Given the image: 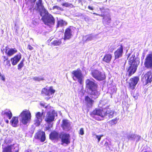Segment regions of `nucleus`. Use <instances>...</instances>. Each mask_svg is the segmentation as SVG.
Here are the masks:
<instances>
[{"label":"nucleus","mask_w":152,"mask_h":152,"mask_svg":"<svg viewBox=\"0 0 152 152\" xmlns=\"http://www.w3.org/2000/svg\"><path fill=\"white\" fill-rule=\"evenodd\" d=\"M97 120H99V119H97Z\"/></svg>","instance_id":"60"},{"label":"nucleus","mask_w":152,"mask_h":152,"mask_svg":"<svg viewBox=\"0 0 152 152\" xmlns=\"http://www.w3.org/2000/svg\"><path fill=\"white\" fill-rule=\"evenodd\" d=\"M93 14H95V15H98V14H96V13H94Z\"/></svg>","instance_id":"56"},{"label":"nucleus","mask_w":152,"mask_h":152,"mask_svg":"<svg viewBox=\"0 0 152 152\" xmlns=\"http://www.w3.org/2000/svg\"><path fill=\"white\" fill-rule=\"evenodd\" d=\"M5 143L6 144L10 143L12 142L11 138L8 137L5 139L4 140Z\"/></svg>","instance_id":"37"},{"label":"nucleus","mask_w":152,"mask_h":152,"mask_svg":"<svg viewBox=\"0 0 152 152\" xmlns=\"http://www.w3.org/2000/svg\"><path fill=\"white\" fill-rule=\"evenodd\" d=\"M127 69V72L128 73V76L130 77L134 74L136 72L138 65H131Z\"/></svg>","instance_id":"15"},{"label":"nucleus","mask_w":152,"mask_h":152,"mask_svg":"<svg viewBox=\"0 0 152 152\" xmlns=\"http://www.w3.org/2000/svg\"><path fill=\"white\" fill-rule=\"evenodd\" d=\"M24 60V58H23L18 65V70H20L21 68L24 66L23 62Z\"/></svg>","instance_id":"33"},{"label":"nucleus","mask_w":152,"mask_h":152,"mask_svg":"<svg viewBox=\"0 0 152 152\" xmlns=\"http://www.w3.org/2000/svg\"><path fill=\"white\" fill-rule=\"evenodd\" d=\"M86 87L90 90L92 94L96 95L99 94L97 90L98 85L95 81L93 78L87 79L85 81Z\"/></svg>","instance_id":"1"},{"label":"nucleus","mask_w":152,"mask_h":152,"mask_svg":"<svg viewBox=\"0 0 152 152\" xmlns=\"http://www.w3.org/2000/svg\"><path fill=\"white\" fill-rule=\"evenodd\" d=\"M112 58V54L110 53L105 54L102 58V61L107 64H110Z\"/></svg>","instance_id":"19"},{"label":"nucleus","mask_w":152,"mask_h":152,"mask_svg":"<svg viewBox=\"0 0 152 152\" xmlns=\"http://www.w3.org/2000/svg\"><path fill=\"white\" fill-rule=\"evenodd\" d=\"M139 80V78L138 76H134L131 78L129 83V89L132 90L134 89Z\"/></svg>","instance_id":"9"},{"label":"nucleus","mask_w":152,"mask_h":152,"mask_svg":"<svg viewBox=\"0 0 152 152\" xmlns=\"http://www.w3.org/2000/svg\"><path fill=\"white\" fill-rule=\"evenodd\" d=\"M3 113L4 115L7 116L9 119H11L12 117V114L9 110H5L3 112Z\"/></svg>","instance_id":"29"},{"label":"nucleus","mask_w":152,"mask_h":152,"mask_svg":"<svg viewBox=\"0 0 152 152\" xmlns=\"http://www.w3.org/2000/svg\"><path fill=\"white\" fill-rule=\"evenodd\" d=\"M41 20L45 24L49 26L54 25L55 23V20L54 17L48 12L42 17Z\"/></svg>","instance_id":"3"},{"label":"nucleus","mask_w":152,"mask_h":152,"mask_svg":"<svg viewBox=\"0 0 152 152\" xmlns=\"http://www.w3.org/2000/svg\"><path fill=\"white\" fill-rule=\"evenodd\" d=\"M60 134L55 131L51 132L49 135L50 139L51 140L58 139L59 137Z\"/></svg>","instance_id":"25"},{"label":"nucleus","mask_w":152,"mask_h":152,"mask_svg":"<svg viewBox=\"0 0 152 152\" xmlns=\"http://www.w3.org/2000/svg\"><path fill=\"white\" fill-rule=\"evenodd\" d=\"M103 136V135H96V138L98 140V142H99L100 140L101 137Z\"/></svg>","instance_id":"43"},{"label":"nucleus","mask_w":152,"mask_h":152,"mask_svg":"<svg viewBox=\"0 0 152 152\" xmlns=\"http://www.w3.org/2000/svg\"><path fill=\"white\" fill-rule=\"evenodd\" d=\"M104 110L100 109H96L91 113V115L92 117L97 115L103 118H104Z\"/></svg>","instance_id":"18"},{"label":"nucleus","mask_w":152,"mask_h":152,"mask_svg":"<svg viewBox=\"0 0 152 152\" xmlns=\"http://www.w3.org/2000/svg\"><path fill=\"white\" fill-rule=\"evenodd\" d=\"M114 111L110 110H107L106 111H104V118H112L113 116Z\"/></svg>","instance_id":"21"},{"label":"nucleus","mask_w":152,"mask_h":152,"mask_svg":"<svg viewBox=\"0 0 152 152\" xmlns=\"http://www.w3.org/2000/svg\"><path fill=\"white\" fill-rule=\"evenodd\" d=\"M1 79L3 80L4 81L5 80V78L4 76H2L1 75V76H0Z\"/></svg>","instance_id":"47"},{"label":"nucleus","mask_w":152,"mask_h":152,"mask_svg":"<svg viewBox=\"0 0 152 152\" xmlns=\"http://www.w3.org/2000/svg\"><path fill=\"white\" fill-rule=\"evenodd\" d=\"M79 134L81 135H83L84 134V133L83 128H81L80 129V130Z\"/></svg>","instance_id":"44"},{"label":"nucleus","mask_w":152,"mask_h":152,"mask_svg":"<svg viewBox=\"0 0 152 152\" xmlns=\"http://www.w3.org/2000/svg\"><path fill=\"white\" fill-rule=\"evenodd\" d=\"M50 128V127H49V126H48L46 128V129L47 130H49Z\"/></svg>","instance_id":"53"},{"label":"nucleus","mask_w":152,"mask_h":152,"mask_svg":"<svg viewBox=\"0 0 152 152\" xmlns=\"http://www.w3.org/2000/svg\"><path fill=\"white\" fill-rule=\"evenodd\" d=\"M111 98H112V96H111Z\"/></svg>","instance_id":"61"},{"label":"nucleus","mask_w":152,"mask_h":152,"mask_svg":"<svg viewBox=\"0 0 152 152\" xmlns=\"http://www.w3.org/2000/svg\"><path fill=\"white\" fill-rule=\"evenodd\" d=\"M142 81L144 85L150 83L152 82V72L151 71L147 72L142 77Z\"/></svg>","instance_id":"6"},{"label":"nucleus","mask_w":152,"mask_h":152,"mask_svg":"<svg viewBox=\"0 0 152 152\" xmlns=\"http://www.w3.org/2000/svg\"><path fill=\"white\" fill-rule=\"evenodd\" d=\"M4 62L6 61V64H4L5 67L7 66L8 67L10 66L11 64L10 63V61L9 60L8 56H2Z\"/></svg>","instance_id":"26"},{"label":"nucleus","mask_w":152,"mask_h":152,"mask_svg":"<svg viewBox=\"0 0 152 152\" xmlns=\"http://www.w3.org/2000/svg\"><path fill=\"white\" fill-rule=\"evenodd\" d=\"M59 137L61 139L63 143L67 144L70 143V136L69 134L62 132L60 134Z\"/></svg>","instance_id":"13"},{"label":"nucleus","mask_w":152,"mask_h":152,"mask_svg":"<svg viewBox=\"0 0 152 152\" xmlns=\"http://www.w3.org/2000/svg\"><path fill=\"white\" fill-rule=\"evenodd\" d=\"M42 94L44 95H49L48 90L45 88H43L42 91Z\"/></svg>","instance_id":"34"},{"label":"nucleus","mask_w":152,"mask_h":152,"mask_svg":"<svg viewBox=\"0 0 152 152\" xmlns=\"http://www.w3.org/2000/svg\"><path fill=\"white\" fill-rule=\"evenodd\" d=\"M67 24V23L66 21L62 19H60L57 21L56 27H62L66 26Z\"/></svg>","instance_id":"28"},{"label":"nucleus","mask_w":152,"mask_h":152,"mask_svg":"<svg viewBox=\"0 0 152 152\" xmlns=\"http://www.w3.org/2000/svg\"><path fill=\"white\" fill-rule=\"evenodd\" d=\"M3 152H12V146L8 145L3 148Z\"/></svg>","instance_id":"32"},{"label":"nucleus","mask_w":152,"mask_h":152,"mask_svg":"<svg viewBox=\"0 0 152 152\" xmlns=\"http://www.w3.org/2000/svg\"><path fill=\"white\" fill-rule=\"evenodd\" d=\"M33 79L35 81H39L40 80H44V78L43 77L40 78L38 77H35L33 78Z\"/></svg>","instance_id":"39"},{"label":"nucleus","mask_w":152,"mask_h":152,"mask_svg":"<svg viewBox=\"0 0 152 152\" xmlns=\"http://www.w3.org/2000/svg\"><path fill=\"white\" fill-rule=\"evenodd\" d=\"M53 10L55 9H56L58 10H60V11H63V9L61 7L58 6L57 5L54 6L53 7Z\"/></svg>","instance_id":"38"},{"label":"nucleus","mask_w":152,"mask_h":152,"mask_svg":"<svg viewBox=\"0 0 152 152\" xmlns=\"http://www.w3.org/2000/svg\"><path fill=\"white\" fill-rule=\"evenodd\" d=\"M13 1H15V0H13Z\"/></svg>","instance_id":"59"},{"label":"nucleus","mask_w":152,"mask_h":152,"mask_svg":"<svg viewBox=\"0 0 152 152\" xmlns=\"http://www.w3.org/2000/svg\"><path fill=\"white\" fill-rule=\"evenodd\" d=\"M130 54H129V56H128V57H129V56H130Z\"/></svg>","instance_id":"55"},{"label":"nucleus","mask_w":152,"mask_h":152,"mask_svg":"<svg viewBox=\"0 0 152 152\" xmlns=\"http://www.w3.org/2000/svg\"><path fill=\"white\" fill-rule=\"evenodd\" d=\"M50 98V97H47L46 99L47 100H48V99H49Z\"/></svg>","instance_id":"54"},{"label":"nucleus","mask_w":152,"mask_h":152,"mask_svg":"<svg viewBox=\"0 0 152 152\" xmlns=\"http://www.w3.org/2000/svg\"><path fill=\"white\" fill-rule=\"evenodd\" d=\"M144 65L145 67L148 69H152V53L147 55L145 59Z\"/></svg>","instance_id":"8"},{"label":"nucleus","mask_w":152,"mask_h":152,"mask_svg":"<svg viewBox=\"0 0 152 152\" xmlns=\"http://www.w3.org/2000/svg\"><path fill=\"white\" fill-rule=\"evenodd\" d=\"M135 135L133 134H130L127 136V138L129 140H134Z\"/></svg>","instance_id":"36"},{"label":"nucleus","mask_w":152,"mask_h":152,"mask_svg":"<svg viewBox=\"0 0 152 152\" xmlns=\"http://www.w3.org/2000/svg\"><path fill=\"white\" fill-rule=\"evenodd\" d=\"M34 137L41 142H44L46 139L45 132L40 131H39L35 134Z\"/></svg>","instance_id":"11"},{"label":"nucleus","mask_w":152,"mask_h":152,"mask_svg":"<svg viewBox=\"0 0 152 152\" xmlns=\"http://www.w3.org/2000/svg\"><path fill=\"white\" fill-rule=\"evenodd\" d=\"M18 117H13L10 121L11 125L13 127H16L18 124Z\"/></svg>","instance_id":"27"},{"label":"nucleus","mask_w":152,"mask_h":152,"mask_svg":"<svg viewBox=\"0 0 152 152\" xmlns=\"http://www.w3.org/2000/svg\"><path fill=\"white\" fill-rule=\"evenodd\" d=\"M40 105L41 106H43V107H46V106H45V105L44 104H43V103H40Z\"/></svg>","instance_id":"50"},{"label":"nucleus","mask_w":152,"mask_h":152,"mask_svg":"<svg viewBox=\"0 0 152 152\" xmlns=\"http://www.w3.org/2000/svg\"><path fill=\"white\" fill-rule=\"evenodd\" d=\"M49 94H53L55 92V90L53 89V86H50L48 89Z\"/></svg>","instance_id":"35"},{"label":"nucleus","mask_w":152,"mask_h":152,"mask_svg":"<svg viewBox=\"0 0 152 152\" xmlns=\"http://www.w3.org/2000/svg\"><path fill=\"white\" fill-rule=\"evenodd\" d=\"M72 74L73 75V78L74 80H75L74 77L77 79L78 82L80 84L83 83V76L81 71L80 68H77L76 70L72 71Z\"/></svg>","instance_id":"5"},{"label":"nucleus","mask_w":152,"mask_h":152,"mask_svg":"<svg viewBox=\"0 0 152 152\" xmlns=\"http://www.w3.org/2000/svg\"><path fill=\"white\" fill-rule=\"evenodd\" d=\"M133 97L135 99H136L137 98V96H133Z\"/></svg>","instance_id":"51"},{"label":"nucleus","mask_w":152,"mask_h":152,"mask_svg":"<svg viewBox=\"0 0 152 152\" xmlns=\"http://www.w3.org/2000/svg\"><path fill=\"white\" fill-rule=\"evenodd\" d=\"M5 121H6V123H7V124L8 123H9V120H7H7H5Z\"/></svg>","instance_id":"52"},{"label":"nucleus","mask_w":152,"mask_h":152,"mask_svg":"<svg viewBox=\"0 0 152 152\" xmlns=\"http://www.w3.org/2000/svg\"><path fill=\"white\" fill-rule=\"evenodd\" d=\"M85 101L87 106L88 107H92L94 102V100L89 97L88 96H86L85 98Z\"/></svg>","instance_id":"22"},{"label":"nucleus","mask_w":152,"mask_h":152,"mask_svg":"<svg viewBox=\"0 0 152 152\" xmlns=\"http://www.w3.org/2000/svg\"><path fill=\"white\" fill-rule=\"evenodd\" d=\"M91 75L94 78L99 81H102L106 78L105 73L98 69L92 70L91 72Z\"/></svg>","instance_id":"4"},{"label":"nucleus","mask_w":152,"mask_h":152,"mask_svg":"<svg viewBox=\"0 0 152 152\" xmlns=\"http://www.w3.org/2000/svg\"><path fill=\"white\" fill-rule=\"evenodd\" d=\"M19 116L20 121L24 125H26L30 121L31 114L28 110H25L21 113Z\"/></svg>","instance_id":"2"},{"label":"nucleus","mask_w":152,"mask_h":152,"mask_svg":"<svg viewBox=\"0 0 152 152\" xmlns=\"http://www.w3.org/2000/svg\"><path fill=\"white\" fill-rule=\"evenodd\" d=\"M82 0H79V2H80V1H81Z\"/></svg>","instance_id":"57"},{"label":"nucleus","mask_w":152,"mask_h":152,"mask_svg":"<svg viewBox=\"0 0 152 152\" xmlns=\"http://www.w3.org/2000/svg\"><path fill=\"white\" fill-rule=\"evenodd\" d=\"M61 127L64 130L68 131L71 128L70 122L67 120H63L62 121Z\"/></svg>","instance_id":"17"},{"label":"nucleus","mask_w":152,"mask_h":152,"mask_svg":"<svg viewBox=\"0 0 152 152\" xmlns=\"http://www.w3.org/2000/svg\"><path fill=\"white\" fill-rule=\"evenodd\" d=\"M123 53V47L122 45H120V47L114 52L115 59H117L122 56Z\"/></svg>","instance_id":"14"},{"label":"nucleus","mask_w":152,"mask_h":152,"mask_svg":"<svg viewBox=\"0 0 152 152\" xmlns=\"http://www.w3.org/2000/svg\"><path fill=\"white\" fill-rule=\"evenodd\" d=\"M43 114V111L41 113L37 112L35 113V117L34 119V122L36 126H38L40 124V123L42 120Z\"/></svg>","instance_id":"10"},{"label":"nucleus","mask_w":152,"mask_h":152,"mask_svg":"<svg viewBox=\"0 0 152 152\" xmlns=\"http://www.w3.org/2000/svg\"><path fill=\"white\" fill-rule=\"evenodd\" d=\"M36 5L39 11H41L45 10L42 0H38L36 2Z\"/></svg>","instance_id":"23"},{"label":"nucleus","mask_w":152,"mask_h":152,"mask_svg":"<svg viewBox=\"0 0 152 152\" xmlns=\"http://www.w3.org/2000/svg\"><path fill=\"white\" fill-rule=\"evenodd\" d=\"M135 57V55L133 54L129 57L128 61L129 65H139V62L136 61Z\"/></svg>","instance_id":"20"},{"label":"nucleus","mask_w":152,"mask_h":152,"mask_svg":"<svg viewBox=\"0 0 152 152\" xmlns=\"http://www.w3.org/2000/svg\"><path fill=\"white\" fill-rule=\"evenodd\" d=\"M50 126H51V127H52V124H51V125H50Z\"/></svg>","instance_id":"58"},{"label":"nucleus","mask_w":152,"mask_h":152,"mask_svg":"<svg viewBox=\"0 0 152 152\" xmlns=\"http://www.w3.org/2000/svg\"><path fill=\"white\" fill-rule=\"evenodd\" d=\"M26 1V4H27L28 2H35L36 0H25Z\"/></svg>","instance_id":"45"},{"label":"nucleus","mask_w":152,"mask_h":152,"mask_svg":"<svg viewBox=\"0 0 152 152\" xmlns=\"http://www.w3.org/2000/svg\"><path fill=\"white\" fill-rule=\"evenodd\" d=\"M61 43L62 42L61 39L54 40L51 43V45L53 46H59L60 45Z\"/></svg>","instance_id":"30"},{"label":"nucleus","mask_w":152,"mask_h":152,"mask_svg":"<svg viewBox=\"0 0 152 152\" xmlns=\"http://www.w3.org/2000/svg\"><path fill=\"white\" fill-rule=\"evenodd\" d=\"M117 122V119L116 118H115L114 119H113L112 120H111L110 121V123L112 125H113V124H115Z\"/></svg>","instance_id":"41"},{"label":"nucleus","mask_w":152,"mask_h":152,"mask_svg":"<svg viewBox=\"0 0 152 152\" xmlns=\"http://www.w3.org/2000/svg\"><path fill=\"white\" fill-rule=\"evenodd\" d=\"M141 137L139 135H135L134 140H136L137 142H138L140 138Z\"/></svg>","instance_id":"42"},{"label":"nucleus","mask_w":152,"mask_h":152,"mask_svg":"<svg viewBox=\"0 0 152 152\" xmlns=\"http://www.w3.org/2000/svg\"><path fill=\"white\" fill-rule=\"evenodd\" d=\"M104 146L106 147H109V146L108 145V144L107 142H106L104 144Z\"/></svg>","instance_id":"48"},{"label":"nucleus","mask_w":152,"mask_h":152,"mask_svg":"<svg viewBox=\"0 0 152 152\" xmlns=\"http://www.w3.org/2000/svg\"><path fill=\"white\" fill-rule=\"evenodd\" d=\"M62 5L63 6L65 7H68L70 6V4H69L67 2L63 3L62 4Z\"/></svg>","instance_id":"40"},{"label":"nucleus","mask_w":152,"mask_h":152,"mask_svg":"<svg viewBox=\"0 0 152 152\" xmlns=\"http://www.w3.org/2000/svg\"><path fill=\"white\" fill-rule=\"evenodd\" d=\"M57 116V113L54 110L50 111L47 113L45 119L47 123L49 124L54 120L55 116Z\"/></svg>","instance_id":"7"},{"label":"nucleus","mask_w":152,"mask_h":152,"mask_svg":"<svg viewBox=\"0 0 152 152\" xmlns=\"http://www.w3.org/2000/svg\"><path fill=\"white\" fill-rule=\"evenodd\" d=\"M73 36L72 31L71 29V26L66 28L64 34L63 39L64 40H69Z\"/></svg>","instance_id":"12"},{"label":"nucleus","mask_w":152,"mask_h":152,"mask_svg":"<svg viewBox=\"0 0 152 152\" xmlns=\"http://www.w3.org/2000/svg\"><path fill=\"white\" fill-rule=\"evenodd\" d=\"M27 48L30 50H31L33 49V48L30 45H28Z\"/></svg>","instance_id":"46"},{"label":"nucleus","mask_w":152,"mask_h":152,"mask_svg":"<svg viewBox=\"0 0 152 152\" xmlns=\"http://www.w3.org/2000/svg\"><path fill=\"white\" fill-rule=\"evenodd\" d=\"M88 7L89 9L91 10H94V8L90 6H88Z\"/></svg>","instance_id":"49"},{"label":"nucleus","mask_w":152,"mask_h":152,"mask_svg":"<svg viewBox=\"0 0 152 152\" xmlns=\"http://www.w3.org/2000/svg\"><path fill=\"white\" fill-rule=\"evenodd\" d=\"M22 55L20 53L15 55L10 58L12 65L13 66L16 65L21 58Z\"/></svg>","instance_id":"16"},{"label":"nucleus","mask_w":152,"mask_h":152,"mask_svg":"<svg viewBox=\"0 0 152 152\" xmlns=\"http://www.w3.org/2000/svg\"><path fill=\"white\" fill-rule=\"evenodd\" d=\"M17 52V50L15 48H10L8 50L6 49L5 53L7 56H11Z\"/></svg>","instance_id":"24"},{"label":"nucleus","mask_w":152,"mask_h":152,"mask_svg":"<svg viewBox=\"0 0 152 152\" xmlns=\"http://www.w3.org/2000/svg\"><path fill=\"white\" fill-rule=\"evenodd\" d=\"M111 20V18L110 16H105L103 18V21L107 24L110 23Z\"/></svg>","instance_id":"31"}]
</instances>
